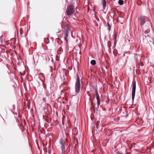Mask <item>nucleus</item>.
<instances>
[{
  "label": "nucleus",
  "mask_w": 154,
  "mask_h": 154,
  "mask_svg": "<svg viewBox=\"0 0 154 154\" xmlns=\"http://www.w3.org/2000/svg\"><path fill=\"white\" fill-rule=\"evenodd\" d=\"M96 99H98L100 98V96L99 94H96Z\"/></svg>",
  "instance_id": "4468645a"
},
{
  "label": "nucleus",
  "mask_w": 154,
  "mask_h": 154,
  "mask_svg": "<svg viewBox=\"0 0 154 154\" xmlns=\"http://www.w3.org/2000/svg\"><path fill=\"white\" fill-rule=\"evenodd\" d=\"M60 32V30L59 32Z\"/></svg>",
  "instance_id": "412c9836"
},
{
  "label": "nucleus",
  "mask_w": 154,
  "mask_h": 154,
  "mask_svg": "<svg viewBox=\"0 0 154 154\" xmlns=\"http://www.w3.org/2000/svg\"><path fill=\"white\" fill-rule=\"evenodd\" d=\"M60 147L62 150L61 154H64L66 151L67 146L66 145L64 140L62 138L60 139L59 140Z\"/></svg>",
  "instance_id": "f03ea898"
},
{
  "label": "nucleus",
  "mask_w": 154,
  "mask_h": 154,
  "mask_svg": "<svg viewBox=\"0 0 154 154\" xmlns=\"http://www.w3.org/2000/svg\"><path fill=\"white\" fill-rule=\"evenodd\" d=\"M150 42H151V45L154 46V42H153L150 41Z\"/></svg>",
  "instance_id": "dca6fc26"
},
{
  "label": "nucleus",
  "mask_w": 154,
  "mask_h": 154,
  "mask_svg": "<svg viewBox=\"0 0 154 154\" xmlns=\"http://www.w3.org/2000/svg\"><path fill=\"white\" fill-rule=\"evenodd\" d=\"M4 112H5V115L6 116H7V112L6 111H5Z\"/></svg>",
  "instance_id": "a211bd4d"
},
{
  "label": "nucleus",
  "mask_w": 154,
  "mask_h": 154,
  "mask_svg": "<svg viewBox=\"0 0 154 154\" xmlns=\"http://www.w3.org/2000/svg\"><path fill=\"white\" fill-rule=\"evenodd\" d=\"M132 99L133 100V101H134L135 96V90L136 88V82H133L132 83Z\"/></svg>",
  "instance_id": "39448f33"
},
{
  "label": "nucleus",
  "mask_w": 154,
  "mask_h": 154,
  "mask_svg": "<svg viewBox=\"0 0 154 154\" xmlns=\"http://www.w3.org/2000/svg\"><path fill=\"white\" fill-rule=\"evenodd\" d=\"M94 97L93 99H94Z\"/></svg>",
  "instance_id": "5701e85b"
},
{
  "label": "nucleus",
  "mask_w": 154,
  "mask_h": 154,
  "mask_svg": "<svg viewBox=\"0 0 154 154\" xmlns=\"http://www.w3.org/2000/svg\"><path fill=\"white\" fill-rule=\"evenodd\" d=\"M120 118L119 117H117L114 119V120L115 122H118Z\"/></svg>",
  "instance_id": "9b49d317"
},
{
  "label": "nucleus",
  "mask_w": 154,
  "mask_h": 154,
  "mask_svg": "<svg viewBox=\"0 0 154 154\" xmlns=\"http://www.w3.org/2000/svg\"><path fill=\"white\" fill-rule=\"evenodd\" d=\"M138 20L140 23L141 27H144L148 28L151 26V23L149 18L146 16L141 15L138 17Z\"/></svg>",
  "instance_id": "f257e3e1"
},
{
  "label": "nucleus",
  "mask_w": 154,
  "mask_h": 154,
  "mask_svg": "<svg viewBox=\"0 0 154 154\" xmlns=\"http://www.w3.org/2000/svg\"><path fill=\"white\" fill-rule=\"evenodd\" d=\"M149 32V29H147L144 32L145 34H147Z\"/></svg>",
  "instance_id": "ddd939ff"
},
{
  "label": "nucleus",
  "mask_w": 154,
  "mask_h": 154,
  "mask_svg": "<svg viewBox=\"0 0 154 154\" xmlns=\"http://www.w3.org/2000/svg\"><path fill=\"white\" fill-rule=\"evenodd\" d=\"M107 24H108V29L109 30H110L111 29V26H110V25H109V24L108 22L107 23Z\"/></svg>",
  "instance_id": "f8f14e48"
},
{
  "label": "nucleus",
  "mask_w": 154,
  "mask_h": 154,
  "mask_svg": "<svg viewBox=\"0 0 154 154\" xmlns=\"http://www.w3.org/2000/svg\"><path fill=\"white\" fill-rule=\"evenodd\" d=\"M63 31L64 33V38L66 42H68L67 37L69 33V30L68 26H65L64 27Z\"/></svg>",
  "instance_id": "20e7f679"
},
{
  "label": "nucleus",
  "mask_w": 154,
  "mask_h": 154,
  "mask_svg": "<svg viewBox=\"0 0 154 154\" xmlns=\"http://www.w3.org/2000/svg\"><path fill=\"white\" fill-rule=\"evenodd\" d=\"M97 99V107L98 108L100 104V98H98V99Z\"/></svg>",
  "instance_id": "6e6552de"
},
{
  "label": "nucleus",
  "mask_w": 154,
  "mask_h": 154,
  "mask_svg": "<svg viewBox=\"0 0 154 154\" xmlns=\"http://www.w3.org/2000/svg\"><path fill=\"white\" fill-rule=\"evenodd\" d=\"M102 4L103 5V9L105 10L106 6V0H102Z\"/></svg>",
  "instance_id": "0eeeda50"
},
{
  "label": "nucleus",
  "mask_w": 154,
  "mask_h": 154,
  "mask_svg": "<svg viewBox=\"0 0 154 154\" xmlns=\"http://www.w3.org/2000/svg\"><path fill=\"white\" fill-rule=\"evenodd\" d=\"M75 92L76 94L79 93L81 89V82L79 77L77 76L75 85Z\"/></svg>",
  "instance_id": "7ed1b4c3"
},
{
  "label": "nucleus",
  "mask_w": 154,
  "mask_h": 154,
  "mask_svg": "<svg viewBox=\"0 0 154 154\" xmlns=\"http://www.w3.org/2000/svg\"><path fill=\"white\" fill-rule=\"evenodd\" d=\"M74 10L73 8L71 5H69L67 8V14L69 16L72 15L74 13Z\"/></svg>",
  "instance_id": "423d86ee"
},
{
  "label": "nucleus",
  "mask_w": 154,
  "mask_h": 154,
  "mask_svg": "<svg viewBox=\"0 0 154 154\" xmlns=\"http://www.w3.org/2000/svg\"><path fill=\"white\" fill-rule=\"evenodd\" d=\"M146 38V36L145 35H143V39H144V38Z\"/></svg>",
  "instance_id": "f3484780"
},
{
  "label": "nucleus",
  "mask_w": 154,
  "mask_h": 154,
  "mask_svg": "<svg viewBox=\"0 0 154 154\" xmlns=\"http://www.w3.org/2000/svg\"><path fill=\"white\" fill-rule=\"evenodd\" d=\"M0 116H1V117H2V118L3 119V120H4V119H3V118L2 117V116L1 115V114H0Z\"/></svg>",
  "instance_id": "aec40b11"
},
{
  "label": "nucleus",
  "mask_w": 154,
  "mask_h": 154,
  "mask_svg": "<svg viewBox=\"0 0 154 154\" xmlns=\"http://www.w3.org/2000/svg\"><path fill=\"white\" fill-rule=\"evenodd\" d=\"M91 104L92 105V106H93V103L92 101H91Z\"/></svg>",
  "instance_id": "6ab92c4d"
},
{
  "label": "nucleus",
  "mask_w": 154,
  "mask_h": 154,
  "mask_svg": "<svg viewBox=\"0 0 154 154\" xmlns=\"http://www.w3.org/2000/svg\"><path fill=\"white\" fill-rule=\"evenodd\" d=\"M95 93H96V94L98 93V90H97V88H96L95 89Z\"/></svg>",
  "instance_id": "2eb2a0df"
},
{
  "label": "nucleus",
  "mask_w": 154,
  "mask_h": 154,
  "mask_svg": "<svg viewBox=\"0 0 154 154\" xmlns=\"http://www.w3.org/2000/svg\"><path fill=\"white\" fill-rule=\"evenodd\" d=\"M147 36H149V35H147Z\"/></svg>",
  "instance_id": "4be33fe9"
},
{
  "label": "nucleus",
  "mask_w": 154,
  "mask_h": 154,
  "mask_svg": "<svg viewBox=\"0 0 154 154\" xmlns=\"http://www.w3.org/2000/svg\"><path fill=\"white\" fill-rule=\"evenodd\" d=\"M90 63L91 65H94L96 64V61L95 60H93L91 61Z\"/></svg>",
  "instance_id": "1a4fd4ad"
},
{
  "label": "nucleus",
  "mask_w": 154,
  "mask_h": 154,
  "mask_svg": "<svg viewBox=\"0 0 154 154\" xmlns=\"http://www.w3.org/2000/svg\"><path fill=\"white\" fill-rule=\"evenodd\" d=\"M118 3L120 5H122L124 3V1L122 0H119L118 1Z\"/></svg>",
  "instance_id": "9d476101"
}]
</instances>
